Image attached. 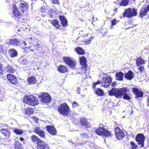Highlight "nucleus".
I'll use <instances>...</instances> for the list:
<instances>
[{"label":"nucleus","mask_w":149,"mask_h":149,"mask_svg":"<svg viewBox=\"0 0 149 149\" xmlns=\"http://www.w3.org/2000/svg\"><path fill=\"white\" fill-rule=\"evenodd\" d=\"M129 90L125 87L116 88H112L109 91V94L110 96L114 95L117 98H121L123 96V99L124 100H129L131 99L130 97L127 92Z\"/></svg>","instance_id":"obj_1"},{"label":"nucleus","mask_w":149,"mask_h":149,"mask_svg":"<svg viewBox=\"0 0 149 149\" xmlns=\"http://www.w3.org/2000/svg\"><path fill=\"white\" fill-rule=\"evenodd\" d=\"M57 111L59 113L63 116H68L70 112V109L65 102L60 104L58 107Z\"/></svg>","instance_id":"obj_2"},{"label":"nucleus","mask_w":149,"mask_h":149,"mask_svg":"<svg viewBox=\"0 0 149 149\" xmlns=\"http://www.w3.org/2000/svg\"><path fill=\"white\" fill-rule=\"evenodd\" d=\"M42 47L38 43L35 42L33 43L30 46H28L24 48V52L27 53L29 51V50L32 52H35L37 53H40L42 50Z\"/></svg>","instance_id":"obj_3"},{"label":"nucleus","mask_w":149,"mask_h":149,"mask_svg":"<svg viewBox=\"0 0 149 149\" xmlns=\"http://www.w3.org/2000/svg\"><path fill=\"white\" fill-rule=\"evenodd\" d=\"M23 101L24 103L33 106L37 105L39 103L37 98L32 95L25 96L23 98Z\"/></svg>","instance_id":"obj_4"},{"label":"nucleus","mask_w":149,"mask_h":149,"mask_svg":"<svg viewBox=\"0 0 149 149\" xmlns=\"http://www.w3.org/2000/svg\"><path fill=\"white\" fill-rule=\"evenodd\" d=\"M95 132L98 135L102 136L105 137H111L113 135L111 131L102 127H100L97 128L95 130Z\"/></svg>","instance_id":"obj_5"},{"label":"nucleus","mask_w":149,"mask_h":149,"mask_svg":"<svg viewBox=\"0 0 149 149\" xmlns=\"http://www.w3.org/2000/svg\"><path fill=\"white\" fill-rule=\"evenodd\" d=\"M137 15V10L134 8H129L125 9L123 13V17H127L128 18H131L134 16H136Z\"/></svg>","instance_id":"obj_6"},{"label":"nucleus","mask_w":149,"mask_h":149,"mask_svg":"<svg viewBox=\"0 0 149 149\" xmlns=\"http://www.w3.org/2000/svg\"><path fill=\"white\" fill-rule=\"evenodd\" d=\"M63 61L72 68H74L76 66V61L70 57L64 56L63 58Z\"/></svg>","instance_id":"obj_7"},{"label":"nucleus","mask_w":149,"mask_h":149,"mask_svg":"<svg viewBox=\"0 0 149 149\" xmlns=\"http://www.w3.org/2000/svg\"><path fill=\"white\" fill-rule=\"evenodd\" d=\"M38 97L41 102L45 103H49L51 100V96L49 94L46 92L42 93Z\"/></svg>","instance_id":"obj_8"},{"label":"nucleus","mask_w":149,"mask_h":149,"mask_svg":"<svg viewBox=\"0 0 149 149\" xmlns=\"http://www.w3.org/2000/svg\"><path fill=\"white\" fill-rule=\"evenodd\" d=\"M145 139L143 134L139 133L136 136L135 140L138 143V145H141V147H143Z\"/></svg>","instance_id":"obj_9"},{"label":"nucleus","mask_w":149,"mask_h":149,"mask_svg":"<svg viewBox=\"0 0 149 149\" xmlns=\"http://www.w3.org/2000/svg\"><path fill=\"white\" fill-rule=\"evenodd\" d=\"M13 13L15 16L16 20H18V17L22 16V15L23 14V13L21 10L19 8H17L16 4H13Z\"/></svg>","instance_id":"obj_10"},{"label":"nucleus","mask_w":149,"mask_h":149,"mask_svg":"<svg viewBox=\"0 0 149 149\" xmlns=\"http://www.w3.org/2000/svg\"><path fill=\"white\" fill-rule=\"evenodd\" d=\"M112 79L111 77L107 76L104 77L101 80L102 86L105 88L109 87L112 82Z\"/></svg>","instance_id":"obj_11"},{"label":"nucleus","mask_w":149,"mask_h":149,"mask_svg":"<svg viewBox=\"0 0 149 149\" xmlns=\"http://www.w3.org/2000/svg\"><path fill=\"white\" fill-rule=\"evenodd\" d=\"M149 11V7L148 5L146 6L145 5L144 7H143L140 9L139 13V17L142 18L147 15L148 12Z\"/></svg>","instance_id":"obj_12"},{"label":"nucleus","mask_w":149,"mask_h":149,"mask_svg":"<svg viewBox=\"0 0 149 149\" xmlns=\"http://www.w3.org/2000/svg\"><path fill=\"white\" fill-rule=\"evenodd\" d=\"M116 136L117 139L121 140L124 137L123 132L118 127H116L115 129Z\"/></svg>","instance_id":"obj_13"},{"label":"nucleus","mask_w":149,"mask_h":149,"mask_svg":"<svg viewBox=\"0 0 149 149\" xmlns=\"http://www.w3.org/2000/svg\"><path fill=\"white\" fill-rule=\"evenodd\" d=\"M79 123L82 126L85 127L86 128L91 127V125L88 119L85 117H82L79 120Z\"/></svg>","instance_id":"obj_14"},{"label":"nucleus","mask_w":149,"mask_h":149,"mask_svg":"<svg viewBox=\"0 0 149 149\" xmlns=\"http://www.w3.org/2000/svg\"><path fill=\"white\" fill-rule=\"evenodd\" d=\"M36 148L37 149H49V147L48 144L41 140L37 144Z\"/></svg>","instance_id":"obj_15"},{"label":"nucleus","mask_w":149,"mask_h":149,"mask_svg":"<svg viewBox=\"0 0 149 149\" xmlns=\"http://www.w3.org/2000/svg\"><path fill=\"white\" fill-rule=\"evenodd\" d=\"M46 128L47 132L50 134L52 135H56L57 132L56 129L54 126L47 125L46 126Z\"/></svg>","instance_id":"obj_16"},{"label":"nucleus","mask_w":149,"mask_h":149,"mask_svg":"<svg viewBox=\"0 0 149 149\" xmlns=\"http://www.w3.org/2000/svg\"><path fill=\"white\" fill-rule=\"evenodd\" d=\"M79 62L81 65V69H86L87 67V60L86 57L84 56H81L79 58Z\"/></svg>","instance_id":"obj_17"},{"label":"nucleus","mask_w":149,"mask_h":149,"mask_svg":"<svg viewBox=\"0 0 149 149\" xmlns=\"http://www.w3.org/2000/svg\"><path fill=\"white\" fill-rule=\"evenodd\" d=\"M58 71L61 73H68V67L65 65H60L58 66L57 68Z\"/></svg>","instance_id":"obj_18"},{"label":"nucleus","mask_w":149,"mask_h":149,"mask_svg":"<svg viewBox=\"0 0 149 149\" xmlns=\"http://www.w3.org/2000/svg\"><path fill=\"white\" fill-rule=\"evenodd\" d=\"M132 91L134 95L136 96L135 97L136 98L142 97L143 96V92L139 90L137 88H132Z\"/></svg>","instance_id":"obj_19"},{"label":"nucleus","mask_w":149,"mask_h":149,"mask_svg":"<svg viewBox=\"0 0 149 149\" xmlns=\"http://www.w3.org/2000/svg\"><path fill=\"white\" fill-rule=\"evenodd\" d=\"M34 132L38 134L41 138H45V132L42 130H40V128L38 127H36L34 129Z\"/></svg>","instance_id":"obj_20"},{"label":"nucleus","mask_w":149,"mask_h":149,"mask_svg":"<svg viewBox=\"0 0 149 149\" xmlns=\"http://www.w3.org/2000/svg\"><path fill=\"white\" fill-rule=\"evenodd\" d=\"M94 38V36H93L87 34L84 36V39L82 41L86 45L90 44L92 40Z\"/></svg>","instance_id":"obj_21"},{"label":"nucleus","mask_w":149,"mask_h":149,"mask_svg":"<svg viewBox=\"0 0 149 149\" xmlns=\"http://www.w3.org/2000/svg\"><path fill=\"white\" fill-rule=\"evenodd\" d=\"M134 76V74L133 72L131 70H129L125 74L124 77L126 79L130 80L133 79Z\"/></svg>","instance_id":"obj_22"},{"label":"nucleus","mask_w":149,"mask_h":149,"mask_svg":"<svg viewBox=\"0 0 149 149\" xmlns=\"http://www.w3.org/2000/svg\"><path fill=\"white\" fill-rule=\"evenodd\" d=\"M28 7L29 5L26 3H21L19 5V8L24 13L25 11L28 10Z\"/></svg>","instance_id":"obj_23"},{"label":"nucleus","mask_w":149,"mask_h":149,"mask_svg":"<svg viewBox=\"0 0 149 149\" xmlns=\"http://www.w3.org/2000/svg\"><path fill=\"white\" fill-rule=\"evenodd\" d=\"M59 18L63 26V27L66 26L68 25L67 21L65 16L63 15H60Z\"/></svg>","instance_id":"obj_24"},{"label":"nucleus","mask_w":149,"mask_h":149,"mask_svg":"<svg viewBox=\"0 0 149 149\" xmlns=\"http://www.w3.org/2000/svg\"><path fill=\"white\" fill-rule=\"evenodd\" d=\"M50 23L57 29H59L61 26L59 24V22L57 19H54L50 21Z\"/></svg>","instance_id":"obj_25"},{"label":"nucleus","mask_w":149,"mask_h":149,"mask_svg":"<svg viewBox=\"0 0 149 149\" xmlns=\"http://www.w3.org/2000/svg\"><path fill=\"white\" fill-rule=\"evenodd\" d=\"M145 63V61L141 56L138 57L136 59V64L137 66H139Z\"/></svg>","instance_id":"obj_26"},{"label":"nucleus","mask_w":149,"mask_h":149,"mask_svg":"<svg viewBox=\"0 0 149 149\" xmlns=\"http://www.w3.org/2000/svg\"><path fill=\"white\" fill-rule=\"evenodd\" d=\"M27 82L29 84H35L37 82L36 78L35 77H31L28 78Z\"/></svg>","instance_id":"obj_27"},{"label":"nucleus","mask_w":149,"mask_h":149,"mask_svg":"<svg viewBox=\"0 0 149 149\" xmlns=\"http://www.w3.org/2000/svg\"><path fill=\"white\" fill-rule=\"evenodd\" d=\"M124 74L122 72H117L115 74L116 79L118 81H122L123 79Z\"/></svg>","instance_id":"obj_28"},{"label":"nucleus","mask_w":149,"mask_h":149,"mask_svg":"<svg viewBox=\"0 0 149 149\" xmlns=\"http://www.w3.org/2000/svg\"><path fill=\"white\" fill-rule=\"evenodd\" d=\"M74 50L77 54L79 55H83L85 54V51L82 48L80 47L75 48Z\"/></svg>","instance_id":"obj_29"},{"label":"nucleus","mask_w":149,"mask_h":149,"mask_svg":"<svg viewBox=\"0 0 149 149\" xmlns=\"http://www.w3.org/2000/svg\"><path fill=\"white\" fill-rule=\"evenodd\" d=\"M10 82L14 85L17 84L18 82L15 76L11 74H10Z\"/></svg>","instance_id":"obj_30"},{"label":"nucleus","mask_w":149,"mask_h":149,"mask_svg":"<svg viewBox=\"0 0 149 149\" xmlns=\"http://www.w3.org/2000/svg\"><path fill=\"white\" fill-rule=\"evenodd\" d=\"M34 112V109L31 107H28L25 109V114L26 115H32Z\"/></svg>","instance_id":"obj_31"},{"label":"nucleus","mask_w":149,"mask_h":149,"mask_svg":"<svg viewBox=\"0 0 149 149\" xmlns=\"http://www.w3.org/2000/svg\"><path fill=\"white\" fill-rule=\"evenodd\" d=\"M94 93L98 96H102L104 95V92L102 90L99 88L96 89Z\"/></svg>","instance_id":"obj_32"},{"label":"nucleus","mask_w":149,"mask_h":149,"mask_svg":"<svg viewBox=\"0 0 149 149\" xmlns=\"http://www.w3.org/2000/svg\"><path fill=\"white\" fill-rule=\"evenodd\" d=\"M14 148L15 149H23L22 145L18 141H15L14 143Z\"/></svg>","instance_id":"obj_33"},{"label":"nucleus","mask_w":149,"mask_h":149,"mask_svg":"<svg viewBox=\"0 0 149 149\" xmlns=\"http://www.w3.org/2000/svg\"><path fill=\"white\" fill-rule=\"evenodd\" d=\"M18 53L17 51L13 49H10V56L11 57H14L17 56Z\"/></svg>","instance_id":"obj_34"},{"label":"nucleus","mask_w":149,"mask_h":149,"mask_svg":"<svg viewBox=\"0 0 149 149\" xmlns=\"http://www.w3.org/2000/svg\"><path fill=\"white\" fill-rule=\"evenodd\" d=\"M49 8L47 5L43 6L40 8V11L41 13L45 14L49 11Z\"/></svg>","instance_id":"obj_35"},{"label":"nucleus","mask_w":149,"mask_h":149,"mask_svg":"<svg viewBox=\"0 0 149 149\" xmlns=\"http://www.w3.org/2000/svg\"><path fill=\"white\" fill-rule=\"evenodd\" d=\"M31 141L34 142H36L37 144L41 140L36 135H34L31 136Z\"/></svg>","instance_id":"obj_36"},{"label":"nucleus","mask_w":149,"mask_h":149,"mask_svg":"<svg viewBox=\"0 0 149 149\" xmlns=\"http://www.w3.org/2000/svg\"><path fill=\"white\" fill-rule=\"evenodd\" d=\"M10 43L13 45H18L20 43V42L17 39H14L10 40Z\"/></svg>","instance_id":"obj_37"},{"label":"nucleus","mask_w":149,"mask_h":149,"mask_svg":"<svg viewBox=\"0 0 149 149\" xmlns=\"http://www.w3.org/2000/svg\"><path fill=\"white\" fill-rule=\"evenodd\" d=\"M131 149H138V146L134 141H131L130 142Z\"/></svg>","instance_id":"obj_38"},{"label":"nucleus","mask_w":149,"mask_h":149,"mask_svg":"<svg viewBox=\"0 0 149 149\" xmlns=\"http://www.w3.org/2000/svg\"><path fill=\"white\" fill-rule=\"evenodd\" d=\"M23 14L21 16L18 17V18H19L18 20H16L19 21L21 23L24 22L26 21H27V19L26 17H24L23 16Z\"/></svg>","instance_id":"obj_39"},{"label":"nucleus","mask_w":149,"mask_h":149,"mask_svg":"<svg viewBox=\"0 0 149 149\" xmlns=\"http://www.w3.org/2000/svg\"><path fill=\"white\" fill-rule=\"evenodd\" d=\"M129 1V0H122L120 5L121 6H125L128 4Z\"/></svg>","instance_id":"obj_40"},{"label":"nucleus","mask_w":149,"mask_h":149,"mask_svg":"<svg viewBox=\"0 0 149 149\" xmlns=\"http://www.w3.org/2000/svg\"><path fill=\"white\" fill-rule=\"evenodd\" d=\"M14 132L16 134L18 135H20L23 133V131L22 130L19 129H15L14 130Z\"/></svg>","instance_id":"obj_41"},{"label":"nucleus","mask_w":149,"mask_h":149,"mask_svg":"<svg viewBox=\"0 0 149 149\" xmlns=\"http://www.w3.org/2000/svg\"><path fill=\"white\" fill-rule=\"evenodd\" d=\"M119 21L116 20L115 19H112L111 22V26L113 27L114 26L116 25L118 22Z\"/></svg>","instance_id":"obj_42"},{"label":"nucleus","mask_w":149,"mask_h":149,"mask_svg":"<svg viewBox=\"0 0 149 149\" xmlns=\"http://www.w3.org/2000/svg\"><path fill=\"white\" fill-rule=\"evenodd\" d=\"M80 136L82 138H87L89 137L88 134L85 132L81 133Z\"/></svg>","instance_id":"obj_43"},{"label":"nucleus","mask_w":149,"mask_h":149,"mask_svg":"<svg viewBox=\"0 0 149 149\" xmlns=\"http://www.w3.org/2000/svg\"><path fill=\"white\" fill-rule=\"evenodd\" d=\"M139 67L138 69L139 70L140 73L144 72L145 70L144 65H142Z\"/></svg>","instance_id":"obj_44"},{"label":"nucleus","mask_w":149,"mask_h":149,"mask_svg":"<svg viewBox=\"0 0 149 149\" xmlns=\"http://www.w3.org/2000/svg\"><path fill=\"white\" fill-rule=\"evenodd\" d=\"M101 83V81L100 80L97 81L96 82L94 83L93 85V88H95L97 84H99Z\"/></svg>","instance_id":"obj_45"},{"label":"nucleus","mask_w":149,"mask_h":149,"mask_svg":"<svg viewBox=\"0 0 149 149\" xmlns=\"http://www.w3.org/2000/svg\"><path fill=\"white\" fill-rule=\"evenodd\" d=\"M72 107L73 108H75L79 107V105L76 101H74L72 103Z\"/></svg>","instance_id":"obj_46"},{"label":"nucleus","mask_w":149,"mask_h":149,"mask_svg":"<svg viewBox=\"0 0 149 149\" xmlns=\"http://www.w3.org/2000/svg\"><path fill=\"white\" fill-rule=\"evenodd\" d=\"M52 3L55 4H59V2L58 0H51Z\"/></svg>","instance_id":"obj_47"},{"label":"nucleus","mask_w":149,"mask_h":149,"mask_svg":"<svg viewBox=\"0 0 149 149\" xmlns=\"http://www.w3.org/2000/svg\"><path fill=\"white\" fill-rule=\"evenodd\" d=\"M32 118H33V120H34L35 122L36 123L38 121V119L37 117H32Z\"/></svg>","instance_id":"obj_48"},{"label":"nucleus","mask_w":149,"mask_h":149,"mask_svg":"<svg viewBox=\"0 0 149 149\" xmlns=\"http://www.w3.org/2000/svg\"><path fill=\"white\" fill-rule=\"evenodd\" d=\"M3 69V68L2 66V65L0 63V74L2 72V70Z\"/></svg>","instance_id":"obj_49"},{"label":"nucleus","mask_w":149,"mask_h":149,"mask_svg":"<svg viewBox=\"0 0 149 149\" xmlns=\"http://www.w3.org/2000/svg\"><path fill=\"white\" fill-rule=\"evenodd\" d=\"M147 105L148 106H149V97H148V98L147 100Z\"/></svg>","instance_id":"obj_50"},{"label":"nucleus","mask_w":149,"mask_h":149,"mask_svg":"<svg viewBox=\"0 0 149 149\" xmlns=\"http://www.w3.org/2000/svg\"><path fill=\"white\" fill-rule=\"evenodd\" d=\"M3 48L2 46L1 45H0V52H3Z\"/></svg>","instance_id":"obj_51"},{"label":"nucleus","mask_w":149,"mask_h":149,"mask_svg":"<svg viewBox=\"0 0 149 149\" xmlns=\"http://www.w3.org/2000/svg\"><path fill=\"white\" fill-rule=\"evenodd\" d=\"M15 71V70L14 69H10V72H13Z\"/></svg>","instance_id":"obj_52"},{"label":"nucleus","mask_w":149,"mask_h":149,"mask_svg":"<svg viewBox=\"0 0 149 149\" xmlns=\"http://www.w3.org/2000/svg\"><path fill=\"white\" fill-rule=\"evenodd\" d=\"M115 84H116L115 82H113L111 84V86H115Z\"/></svg>","instance_id":"obj_53"},{"label":"nucleus","mask_w":149,"mask_h":149,"mask_svg":"<svg viewBox=\"0 0 149 149\" xmlns=\"http://www.w3.org/2000/svg\"><path fill=\"white\" fill-rule=\"evenodd\" d=\"M118 9V8H115L113 9V10L115 11V12L116 13L117 12Z\"/></svg>","instance_id":"obj_54"},{"label":"nucleus","mask_w":149,"mask_h":149,"mask_svg":"<svg viewBox=\"0 0 149 149\" xmlns=\"http://www.w3.org/2000/svg\"><path fill=\"white\" fill-rule=\"evenodd\" d=\"M20 140L21 141H23L24 140V139L22 137H20Z\"/></svg>","instance_id":"obj_55"},{"label":"nucleus","mask_w":149,"mask_h":149,"mask_svg":"<svg viewBox=\"0 0 149 149\" xmlns=\"http://www.w3.org/2000/svg\"><path fill=\"white\" fill-rule=\"evenodd\" d=\"M7 78L8 80L9 81V74L7 75Z\"/></svg>","instance_id":"obj_56"},{"label":"nucleus","mask_w":149,"mask_h":149,"mask_svg":"<svg viewBox=\"0 0 149 149\" xmlns=\"http://www.w3.org/2000/svg\"><path fill=\"white\" fill-rule=\"evenodd\" d=\"M1 132L3 133V134H4L5 133V132H4V129H2L1 130Z\"/></svg>","instance_id":"obj_57"},{"label":"nucleus","mask_w":149,"mask_h":149,"mask_svg":"<svg viewBox=\"0 0 149 149\" xmlns=\"http://www.w3.org/2000/svg\"><path fill=\"white\" fill-rule=\"evenodd\" d=\"M118 124L117 123H116V122H115V125H118Z\"/></svg>","instance_id":"obj_58"},{"label":"nucleus","mask_w":149,"mask_h":149,"mask_svg":"<svg viewBox=\"0 0 149 149\" xmlns=\"http://www.w3.org/2000/svg\"><path fill=\"white\" fill-rule=\"evenodd\" d=\"M0 100L1 101H3V98H0Z\"/></svg>","instance_id":"obj_59"},{"label":"nucleus","mask_w":149,"mask_h":149,"mask_svg":"<svg viewBox=\"0 0 149 149\" xmlns=\"http://www.w3.org/2000/svg\"><path fill=\"white\" fill-rule=\"evenodd\" d=\"M23 42L24 43L25 45H26V43H25V41H23Z\"/></svg>","instance_id":"obj_60"},{"label":"nucleus","mask_w":149,"mask_h":149,"mask_svg":"<svg viewBox=\"0 0 149 149\" xmlns=\"http://www.w3.org/2000/svg\"><path fill=\"white\" fill-rule=\"evenodd\" d=\"M6 1L7 2H9V0H6Z\"/></svg>","instance_id":"obj_61"},{"label":"nucleus","mask_w":149,"mask_h":149,"mask_svg":"<svg viewBox=\"0 0 149 149\" xmlns=\"http://www.w3.org/2000/svg\"><path fill=\"white\" fill-rule=\"evenodd\" d=\"M2 96V95L1 94H0V97Z\"/></svg>","instance_id":"obj_62"},{"label":"nucleus","mask_w":149,"mask_h":149,"mask_svg":"<svg viewBox=\"0 0 149 149\" xmlns=\"http://www.w3.org/2000/svg\"><path fill=\"white\" fill-rule=\"evenodd\" d=\"M115 15V13H113V15Z\"/></svg>","instance_id":"obj_63"},{"label":"nucleus","mask_w":149,"mask_h":149,"mask_svg":"<svg viewBox=\"0 0 149 149\" xmlns=\"http://www.w3.org/2000/svg\"><path fill=\"white\" fill-rule=\"evenodd\" d=\"M148 67H149V64L148 65Z\"/></svg>","instance_id":"obj_64"}]
</instances>
